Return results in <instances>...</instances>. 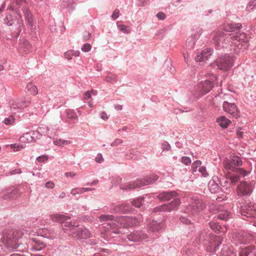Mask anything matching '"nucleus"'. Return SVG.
I'll use <instances>...</instances> for the list:
<instances>
[{
    "instance_id": "412c9836",
    "label": "nucleus",
    "mask_w": 256,
    "mask_h": 256,
    "mask_svg": "<svg viewBox=\"0 0 256 256\" xmlns=\"http://www.w3.org/2000/svg\"><path fill=\"white\" fill-rule=\"evenodd\" d=\"M30 235L33 236L36 235L38 236H40L49 239L54 238V231L48 228H40L36 231L32 230L30 232Z\"/></svg>"
},
{
    "instance_id": "20e7f679",
    "label": "nucleus",
    "mask_w": 256,
    "mask_h": 256,
    "mask_svg": "<svg viewBox=\"0 0 256 256\" xmlns=\"http://www.w3.org/2000/svg\"><path fill=\"white\" fill-rule=\"evenodd\" d=\"M156 197L160 201L170 200L172 202L168 204H165L158 206L154 208V212H170L178 208L180 201L178 197V194L175 191H164L159 193Z\"/></svg>"
},
{
    "instance_id": "e2e57ef3",
    "label": "nucleus",
    "mask_w": 256,
    "mask_h": 256,
    "mask_svg": "<svg viewBox=\"0 0 256 256\" xmlns=\"http://www.w3.org/2000/svg\"><path fill=\"white\" fill-rule=\"evenodd\" d=\"M122 142V140L120 138H116L111 143L112 146H116Z\"/></svg>"
},
{
    "instance_id": "1a4fd4ad",
    "label": "nucleus",
    "mask_w": 256,
    "mask_h": 256,
    "mask_svg": "<svg viewBox=\"0 0 256 256\" xmlns=\"http://www.w3.org/2000/svg\"><path fill=\"white\" fill-rule=\"evenodd\" d=\"M235 57L232 54H225L220 56L213 65H216L218 68L222 70H230L234 64Z\"/></svg>"
},
{
    "instance_id": "72a5a7b5",
    "label": "nucleus",
    "mask_w": 256,
    "mask_h": 256,
    "mask_svg": "<svg viewBox=\"0 0 256 256\" xmlns=\"http://www.w3.org/2000/svg\"><path fill=\"white\" fill-rule=\"evenodd\" d=\"M217 216L220 220H227L230 218V214L226 210H222L218 212Z\"/></svg>"
},
{
    "instance_id": "4be33fe9",
    "label": "nucleus",
    "mask_w": 256,
    "mask_h": 256,
    "mask_svg": "<svg viewBox=\"0 0 256 256\" xmlns=\"http://www.w3.org/2000/svg\"><path fill=\"white\" fill-rule=\"evenodd\" d=\"M218 183L220 184V188H224L227 190L230 188L232 186L236 184L238 181V178L234 177L229 178L222 176L220 178L218 177Z\"/></svg>"
},
{
    "instance_id": "6e6552de",
    "label": "nucleus",
    "mask_w": 256,
    "mask_h": 256,
    "mask_svg": "<svg viewBox=\"0 0 256 256\" xmlns=\"http://www.w3.org/2000/svg\"><path fill=\"white\" fill-rule=\"evenodd\" d=\"M233 242L234 244H253L254 236L246 231L240 230L235 232L233 236Z\"/></svg>"
},
{
    "instance_id": "9d476101",
    "label": "nucleus",
    "mask_w": 256,
    "mask_h": 256,
    "mask_svg": "<svg viewBox=\"0 0 256 256\" xmlns=\"http://www.w3.org/2000/svg\"><path fill=\"white\" fill-rule=\"evenodd\" d=\"M20 238L19 236H17V232L14 231L12 234H8V235H4L1 240L4 246L9 250H14L18 246V240Z\"/></svg>"
},
{
    "instance_id": "4c0bfd02",
    "label": "nucleus",
    "mask_w": 256,
    "mask_h": 256,
    "mask_svg": "<svg viewBox=\"0 0 256 256\" xmlns=\"http://www.w3.org/2000/svg\"><path fill=\"white\" fill-rule=\"evenodd\" d=\"M16 20L12 18V16L10 14H8L6 16L4 20V23L8 26H12L15 24V22Z\"/></svg>"
},
{
    "instance_id": "09e8293b",
    "label": "nucleus",
    "mask_w": 256,
    "mask_h": 256,
    "mask_svg": "<svg viewBox=\"0 0 256 256\" xmlns=\"http://www.w3.org/2000/svg\"><path fill=\"white\" fill-rule=\"evenodd\" d=\"M26 144H12L11 148L14 149V151H18L24 148Z\"/></svg>"
},
{
    "instance_id": "58836bf2",
    "label": "nucleus",
    "mask_w": 256,
    "mask_h": 256,
    "mask_svg": "<svg viewBox=\"0 0 256 256\" xmlns=\"http://www.w3.org/2000/svg\"><path fill=\"white\" fill-rule=\"evenodd\" d=\"M105 80L106 82L111 84H114L117 82L118 79L116 75L111 72H108V75L106 76Z\"/></svg>"
},
{
    "instance_id": "a211bd4d",
    "label": "nucleus",
    "mask_w": 256,
    "mask_h": 256,
    "mask_svg": "<svg viewBox=\"0 0 256 256\" xmlns=\"http://www.w3.org/2000/svg\"><path fill=\"white\" fill-rule=\"evenodd\" d=\"M223 110L231 115L232 117L238 118L240 116V111L234 103H230L224 101L222 104Z\"/></svg>"
},
{
    "instance_id": "052dcab7",
    "label": "nucleus",
    "mask_w": 256,
    "mask_h": 256,
    "mask_svg": "<svg viewBox=\"0 0 256 256\" xmlns=\"http://www.w3.org/2000/svg\"><path fill=\"white\" fill-rule=\"evenodd\" d=\"M120 30L125 33H128L130 32V28L124 25H120L119 26Z\"/></svg>"
},
{
    "instance_id": "2eb2a0df",
    "label": "nucleus",
    "mask_w": 256,
    "mask_h": 256,
    "mask_svg": "<svg viewBox=\"0 0 256 256\" xmlns=\"http://www.w3.org/2000/svg\"><path fill=\"white\" fill-rule=\"evenodd\" d=\"M20 194L21 192L18 187L10 186L2 192V198L6 200H14L18 198L20 196Z\"/></svg>"
},
{
    "instance_id": "c9c22d12",
    "label": "nucleus",
    "mask_w": 256,
    "mask_h": 256,
    "mask_svg": "<svg viewBox=\"0 0 256 256\" xmlns=\"http://www.w3.org/2000/svg\"><path fill=\"white\" fill-rule=\"evenodd\" d=\"M65 114L67 118L72 120H78V117L76 111L72 109H66Z\"/></svg>"
},
{
    "instance_id": "5fc2aeb1",
    "label": "nucleus",
    "mask_w": 256,
    "mask_h": 256,
    "mask_svg": "<svg viewBox=\"0 0 256 256\" xmlns=\"http://www.w3.org/2000/svg\"><path fill=\"white\" fill-rule=\"evenodd\" d=\"M254 7H256V0L250 1L249 2L248 6L246 8L247 11H250Z\"/></svg>"
},
{
    "instance_id": "a18cd8bd",
    "label": "nucleus",
    "mask_w": 256,
    "mask_h": 256,
    "mask_svg": "<svg viewBox=\"0 0 256 256\" xmlns=\"http://www.w3.org/2000/svg\"><path fill=\"white\" fill-rule=\"evenodd\" d=\"M15 121V118L12 115H10L8 118H6L2 122L6 125L12 124Z\"/></svg>"
},
{
    "instance_id": "c756f323",
    "label": "nucleus",
    "mask_w": 256,
    "mask_h": 256,
    "mask_svg": "<svg viewBox=\"0 0 256 256\" xmlns=\"http://www.w3.org/2000/svg\"><path fill=\"white\" fill-rule=\"evenodd\" d=\"M216 122L222 128H226L230 123V120L225 116H222L217 118Z\"/></svg>"
},
{
    "instance_id": "9b49d317",
    "label": "nucleus",
    "mask_w": 256,
    "mask_h": 256,
    "mask_svg": "<svg viewBox=\"0 0 256 256\" xmlns=\"http://www.w3.org/2000/svg\"><path fill=\"white\" fill-rule=\"evenodd\" d=\"M217 80V76L214 74L210 76V80L200 82L197 87L199 92L198 97L202 96L210 92L214 86V82Z\"/></svg>"
},
{
    "instance_id": "dca6fc26",
    "label": "nucleus",
    "mask_w": 256,
    "mask_h": 256,
    "mask_svg": "<svg viewBox=\"0 0 256 256\" xmlns=\"http://www.w3.org/2000/svg\"><path fill=\"white\" fill-rule=\"evenodd\" d=\"M30 104L28 100L22 99L12 100L9 102L10 110L12 113L16 114Z\"/></svg>"
},
{
    "instance_id": "2f4dec72",
    "label": "nucleus",
    "mask_w": 256,
    "mask_h": 256,
    "mask_svg": "<svg viewBox=\"0 0 256 256\" xmlns=\"http://www.w3.org/2000/svg\"><path fill=\"white\" fill-rule=\"evenodd\" d=\"M256 248L254 244L250 245L248 246H246L242 248L240 252V256H248L250 253L252 252V250H256Z\"/></svg>"
},
{
    "instance_id": "5701e85b",
    "label": "nucleus",
    "mask_w": 256,
    "mask_h": 256,
    "mask_svg": "<svg viewBox=\"0 0 256 256\" xmlns=\"http://www.w3.org/2000/svg\"><path fill=\"white\" fill-rule=\"evenodd\" d=\"M218 182V177L216 176H214L212 178V179L209 182L208 187L211 193L214 194L218 192L220 190H222V191L224 190H222V188H220Z\"/></svg>"
},
{
    "instance_id": "774afa93",
    "label": "nucleus",
    "mask_w": 256,
    "mask_h": 256,
    "mask_svg": "<svg viewBox=\"0 0 256 256\" xmlns=\"http://www.w3.org/2000/svg\"><path fill=\"white\" fill-rule=\"evenodd\" d=\"M91 37V34L88 32H85L83 33V38L84 40H88Z\"/></svg>"
},
{
    "instance_id": "4d7b16f0",
    "label": "nucleus",
    "mask_w": 256,
    "mask_h": 256,
    "mask_svg": "<svg viewBox=\"0 0 256 256\" xmlns=\"http://www.w3.org/2000/svg\"><path fill=\"white\" fill-rule=\"evenodd\" d=\"M198 171L200 172L204 177H206L208 176V174L206 172V170L205 166H201L198 168Z\"/></svg>"
},
{
    "instance_id": "4468645a",
    "label": "nucleus",
    "mask_w": 256,
    "mask_h": 256,
    "mask_svg": "<svg viewBox=\"0 0 256 256\" xmlns=\"http://www.w3.org/2000/svg\"><path fill=\"white\" fill-rule=\"evenodd\" d=\"M206 208V204L201 200L193 198L191 199L190 204L186 208L188 212L192 215L198 214Z\"/></svg>"
},
{
    "instance_id": "7ed1b4c3",
    "label": "nucleus",
    "mask_w": 256,
    "mask_h": 256,
    "mask_svg": "<svg viewBox=\"0 0 256 256\" xmlns=\"http://www.w3.org/2000/svg\"><path fill=\"white\" fill-rule=\"evenodd\" d=\"M212 236L214 235L208 233L206 230L199 232L197 233L192 244H189L183 248V254H184L187 256H202L199 254L197 250H200L201 245L202 246L204 244H210V240H209V238H211Z\"/></svg>"
},
{
    "instance_id": "de8ad7c7",
    "label": "nucleus",
    "mask_w": 256,
    "mask_h": 256,
    "mask_svg": "<svg viewBox=\"0 0 256 256\" xmlns=\"http://www.w3.org/2000/svg\"><path fill=\"white\" fill-rule=\"evenodd\" d=\"M196 40L194 39L193 36H190L187 38L186 41V45L188 47L192 48L194 46Z\"/></svg>"
},
{
    "instance_id": "473e14b6",
    "label": "nucleus",
    "mask_w": 256,
    "mask_h": 256,
    "mask_svg": "<svg viewBox=\"0 0 256 256\" xmlns=\"http://www.w3.org/2000/svg\"><path fill=\"white\" fill-rule=\"evenodd\" d=\"M224 32L222 31H218L214 37L213 40L216 46H221L222 48H224V46H221L220 42L224 38Z\"/></svg>"
},
{
    "instance_id": "7c9ffc66",
    "label": "nucleus",
    "mask_w": 256,
    "mask_h": 256,
    "mask_svg": "<svg viewBox=\"0 0 256 256\" xmlns=\"http://www.w3.org/2000/svg\"><path fill=\"white\" fill-rule=\"evenodd\" d=\"M76 0H63L61 4V6L63 8H66L68 12L72 11L74 8V2Z\"/></svg>"
},
{
    "instance_id": "bb28decb",
    "label": "nucleus",
    "mask_w": 256,
    "mask_h": 256,
    "mask_svg": "<svg viewBox=\"0 0 256 256\" xmlns=\"http://www.w3.org/2000/svg\"><path fill=\"white\" fill-rule=\"evenodd\" d=\"M212 53V49H204L200 54H198L195 58L196 62H202L208 60V58Z\"/></svg>"
},
{
    "instance_id": "cd10ccee",
    "label": "nucleus",
    "mask_w": 256,
    "mask_h": 256,
    "mask_svg": "<svg viewBox=\"0 0 256 256\" xmlns=\"http://www.w3.org/2000/svg\"><path fill=\"white\" fill-rule=\"evenodd\" d=\"M164 224L162 222H158L156 220L152 221L148 225V230L154 232H158L162 230Z\"/></svg>"
},
{
    "instance_id": "864d4df0",
    "label": "nucleus",
    "mask_w": 256,
    "mask_h": 256,
    "mask_svg": "<svg viewBox=\"0 0 256 256\" xmlns=\"http://www.w3.org/2000/svg\"><path fill=\"white\" fill-rule=\"evenodd\" d=\"M122 182V178L118 176H114L112 178V183L113 186L119 184Z\"/></svg>"
},
{
    "instance_id": "8fccbe9b",
    "label": "nucleus",
    "mask_w": 256,
    "mask_h": 256,
    "mask_svg": "<svg viewBox=\"0 0 256 256\" xmlns=\"http://www.w3.org/2000/svg\"><path fill=\"white\" fill-rule=\"evenodd\" d=\"M30 132L32 136V141H34L36 139L40 138L42 136V134L39 130L31 131Z\"/></svg>"
},
{
    "instance_id": "c85d7f7f",
    "label": "nucleus",
    "mask_w": 256,
    "mask_h": 256,
    "mask_svg": "<svg viewBox=\"0 0 256 256\" xmlns=\"http://www.w3.org/2000/svg\"><path fill=\"white\" fill-rule=\"evenodd\" d=\"M234 248L230 246L224 245L220 251V256H236Z\"/></svg>"
},
{
    "instance_id": "a878e982",
    "label": "nucleus",
    "mask_w": 256,
    "mask_h": 256,
    "mask_svg": "<svg viewBox=\"0 0 256 256\" xmlns=\"http://www.w3.org/2000/svg\"><path fill=\"white\" fill-rule=\"evenodd\" d=\"M131 211V208L129 204H122L120 205L114 206L112 212H118L126 214Z\"/></svg>"
},
{
    "instance_id": "603ef678",
    "label": "nucleus",
    "mask_w": 256,
    "mask_h": 256,
    "mask_svg": "<svg viewBox=\"0 0 256 256\" xmlns=\"http://www.w3.org/2000/svg\"><path fill=\"white\" fill-rule=\"evenodd\" d=\"M82 193H84L82 188H72L70 192V194L74 196H76V194H82Z\"/></svg>"
},
{
    "instance_id": "39448f33",
    "label": "nucleus",
    "mask_w": 256,
    "mask_h": 256,
    "mask_svg": "<svg viewBox=\"0 0 256 256\" xmlns=\"http://www.w3.org/2000/svg\"><path fill=\"white\" fill-rule=\"evenodd\" d=\"M241 158L238 156H231L230 158H226L223 162V165L226 170L236 172L238 177L248 176L250 171L239 168L242 165Z\"/></svg>"
},
{
    "instance_id": "6ab92c4d",
    "label": "nucleus",
    "mask_w": 256,
    "mask_h": 256,
    "mask_svg": "<svg viewBox=\"0 0 256 256\" xmlns=\"http://www.w3.org/2000/svg\"><path fill=\"white\" fill-rule=\"evenodd\" d=\"M29 244V249L33 251H40L46 247V244L38 237L30 238Z\"/></svg>"
},
{
    "instance_id": "f3484780",
    "label": "nucleus",
    "mask_w": 256,
    "mask_h": 256,
    "mask_svg": "<svg viewBox=\"0 0 256 256\" xmlns=\"http://www.w3.org/2000/svg\"><path fill=\"white\" fill-rule=\"evenodd\" d=\"M230 38L232 40V42L234 43L235 46H237L238 48H239L240 46L244 47V48H246V46H248L246 44L248 40L244 32H238L233 36H230Z\"/></svg>"
},
{
    "instance_id": "a19ab883",
    "label": "nucleus",
    "mask_w": 256,
    "mask_h": 256,
    "mask_svg": "<svg viewBox=\"0 0 256 256\" xmlns=\"http://www.w3.org/2000/svg\"><path fill=\"white\" fill-rule=\"evenodd\" d=\"M26 88L28 92H29L32 94L36 95L38 94V89L36 86L34 85L32 83L28 84Z\"/></svg>"
},
{
    "instance_id": "338daca9",
    "label": "nucleus",
    "mask_w": 256,
    "mask_h": 256,
    "mask_svg": "<svg viewBox=\"0 0 256 256\" xmlns=\"http://www.w3.org/2000/svg\"><path fill=\"white\" fill-rule=\"evenodd\" d=\"M119 10L118 9H116L112 14V18L114 20H116V18H118L119 16Z\"/></svg>"
},
{
    "instance_id": "e433bc0d",
    "label": "nucleus",
    "mask_w": 256,
    "mask_h": 256,
    "mask_svg": "<svg viewBox=\"0 0 256 256\" xmlns=\"http://www.w3.org/2000/svg\"><path fill=\"white\" fill-rule=\"evenodd\" d=\"M20 141L22 143H29L32 142L30 132H26L21 136L20 138Z\"/></svg>"
},
{
    "instance_id": "423d86ee",
    "label": "nucleus",
    "mask_w": 256,
    "mask_h": 256,
    "mask_svg": "<svg viewBox=\"0 0 256 256\" xmlns=\"http://www.w3.org/2000/svg\"><path fill=\"white\" fill-rule=\"evenodd\" d=\"M12 6L16 10L20 16L23 14L26 24L30 29L34 28V23L32 14L28 8V4L25 0H14Z\"/></svg>"
},
{
    "instance_id": "680f3d73",
    "label": "nucleus",
    "mask_w": 256,
    "mask_h": 256,
    "mask_svg": "<svg viewBox=\"0 0 256 256\" xmlns=\"http://www.w3.org/2000/svg\"><path fill=\"white\" fill-rule=\"evenodd\" d=\"M95 160L96 162L99 164L102 163L104 160L103 156L101 154H98L96 155Z\"/></svg>"
},
{
    "instance_id": "f8f14e48",
    "label": "nucleus",
    "mask_w": 256,
    "mask_h": 256,
    "mask_svg": "<svg viewBox=\"0 0 256 256\" xmlns=\"http://www.w3.org/2000/svg\"><path fill=\"white\" fill-rule=\"evenodd\" d=\"M209 240L212 242H210V244H204L202 245L205 250L207 252L210 253L208 256H218L215 254V252L222 243V238L219 236L214 235L212 236Z\"/></svg>"
},
{
    "instance_id": "bf43d9fd",
    "label": "nucleus",
    "mask_w": 256,
    "mask_h": 256,
    "mask_svg": "<svg viewBox=\"0 0 256 256\" xmlns=\"http://www.w3.org/2000/svg\"><path fill=\"white\" fill-rule=\"evenodd\" d=\"M149 0H136V4L139 6H144Z\"/></svg>"
},
{
    "instance_id": "49530a36",
    "label": "nucleus",
    "mask_w": 256,
    "mask_h": 256,
    "mask_svg": "<svg viewBox=\"0 0 256 256\" xmlns=\"http://www.w3.org/2000/svg\"><path fill=\"white\" fill-rule=\"evenodd\" d=\"M202 32V29L201 28H196L195 30L194 33L192 36H193V38L196 40H197L198 39Z\"/></svg>"
},
{
    "instance_id": "6e6d98bb",
    "label": "nucleus",
    "mask_w": 256,
    "mask_h": 256,
    "mask_svg": "<svg viewBox=\"0 0 256 256\" xmlns=\"http://www.w3.org/2000/svg\"><path fill=\"white\" fill-rule=\"evenodd\" d=\"M181 161L184 164L186 165H188L191 163V159L188 156H182V158Z\"/></svg>"
},
{
    "instance_id": "f704fd0d",
    "label": "nucleus",
    "mask_w": 256,
    "mask_h": 256,
    "mask_svg": "<svg viewBox=\"0 0 256 256\" xmlns=\"http://www.w3.org/2000/svg\"><path fill=\"white\" fill-rule=\"evenodd\" d=\"M79 54V51L74 50L72 49H70L65 52L64 56L66 59L70 60L72 58V56H78Z\"/></svg>"
},
{
    "instance_id": "79ce46f5",
    "label": "nucleus",
    "mask_w": 256,
    "mask_h": 256,
    "mask_svg": "<svg viewBox=\"0 0 256 256\" xmlns=\"http://www.w3.org/2000/svg\"><path fill=\"white\" fill-rule=\"evenodd\" d=\"M47 134L50 138H52L54 139V137L57 136V132L58 129L52 128H47Z\"/></svg>"
},
{
    "instance_id": "393cba45",
    "label": "nucleus",
    "mask_w": 256,
    "mask_h": 256,
    "mask_svg": "<svg viewBox=\"0 0 256 256\" xmlns=\"http://www.w3.org/2000/svg\"><path fill=\"white\" fill-rule=\"evenodd\" d=\"M253 184L244 182L239 186L238 190L239 192L242 195L250 194L253 190Z\"/></svg>"
},
{
    "instance_id": "0eeeda50",
    "label": "nucleus",
    "mask_w": 256,
    "mask_h": 256,
    "mask_svg": "<svg viewBox=\"0 0 256 256\" xmlns=\"http://www.w3.org/2000/svg\"><path fill=\"white\" fill-rule=\"evenodd\" d=\"M158 179L156 174H151L144 178H138L132 182H127L120 185V188L123 190H132L140 188L142 186L151 184L155 182Z\"/></svg>"
},
{
    "instance_id": "aec40b11",
    "label": "nucleus",
    "mask_w": 256,
    "mask_h": 256,
    "mask_svg": "<svg viewBox=\"0 0 256 256\" xmlns=\"http://www.w3.org/2000/svg\"><path fill=\"white\" fill-rule=\"evenodd\" d=\"M128 240L132 242H140L148 238V235L143 231L134 230L126 235Z\"/></svg>"
},
{
    "instance_id": "f257e3e1",
    "label": "nucleus",
    "mask_w": 256,
    "mask_h": 256,
    "mask_svg": "<svg viewBox=\"0 0 256 256\" xmlns=\"http://www.w3.org/2000/svg\"><path fill=\"white\" fill-rule=\"evenodd\" d=\"M98 218L100 222H106L103 224H106L104 226L106 230L116 234L124 233V228L134 226L139 223L138 219L133 216L117 217L112 214H102Z\"/></svg>"
},
{
    "instance_id": "3c124183",
    "label": "nucleus",
    "mask_w": 256,
    "mask_h": 256,
    "mask_svg": "<svg viewBox=\"0 0 256 256\" xmlns=\"http://www.w3.org/2000/svg\"><path fill=\"white\" fill-rule=\"evenodd\" d=\"M202 164V162L200 160H196L194 161L192 164L191 168L192 172H196L197 168Z\"/></svg>"
},
{
    "instance_id": "ddd939ff",
    "label": "nucleus",
    "mask_w": 256,
    "mask_h": 256,
    "mask_svg": "<svg viewBox=\"0 0 256 256\" xmlns=\"http://www.w3.org/2000/svg\"><path fill=\"white\" fill-rule=\"evenodd\" d=\"M240 212L242 215L246 218H256V204L254 202L246 200L241 206Z\"/></svg>"
},
{
    "instance_id": "ea45409f",
    "label": "nucleus",
    "mask_w": 256,
    "mask_h": 256,
    "mask_svg": "<svg viewBox=\"0 0 256 256\" xmlns=\"http://www.w3.org/2000/svg\"><path fill=\"white\" fill-rule=\"evenodd\" d=\"M209 226L211 229L216 232H220L222 228L220 225L216 222L215 221L210 222Z\"/></svg>"
},
{
    "instance_id": "13d9d810",
    "label": "nucleus",
    "mask_w": 256,
    "mask_h": 256,
    "mask_svg": "<svg viewBox=\"0 0 256 256\" xmlns=\"http://www.w3.org/2000/svg\"><path fill=\"white\" fill-rule=\"evenodd\" d=\"M48 160V156L46 155L40 156L36 158V160L40 162H46Z\"/></svg>"
},
{
    "instance_id": "b1692460",
    "label": "nucleus",
    "mask_w": 256,
    "mask_h": 256,
    "mask_svg": "<svg viewBox=\"0 0 256 256\" xmlns=\"http://www.w3.org/2000/svg\"><path fill=\"white\" fill-rule=\"evenodd\" d=\"M242 27V24L239 23H226L223 24L222 29L226 32H233L236 34L240 32Z\"/></svg>"
},
{
    "instance_id": "69168bd1",
    "label": "nucleus",
    "mask_w": 256,
    "mask_h": 256,
    "mask_svg": "<svg viewBox=\"0 0 256 256\" xmlns=\"http://www.w3.org/2000/svg\"><path fill=\"white\" fill-rule=\"evenodd\" d=\"M22 173V171L20 168H16L13 170H10L8 172V175H14L16 174H20Z\"/></svg>"
},
{
    "instance_id": "c03bdc74",
    "label": "nucleus",
    "mask_w": 256,
    "mask_h": 256,
    "mask_svg": "<svg viewBox=\"0 0 256 256\" xmlns=\"http://www.w3.org/2000/svg\"><path fill=\"white\" fill-rule=\"evenodd\" d=\"M54 144L57 146H61L67 145L70 144V140H66L62 139L56 140L54 141Z\"/></svg>"
},
{
    "instance_id": "0e129e2a",
    "label": "nucleus",
    "mask_w": 256,
    "mask_h": 256,
    "mask_svg": "<svg viewBox=\"0 0 256 256\" xmlns=\"http://www.w3.org/2000/svg\"><path fill=\"white\" fill-rule=\"evenodd\" d=\"M170 144H168V142H164L162 144V149L164 150H170Z\"/></svg>"
},
{
    "instance_id": "37998d69",
    "label": "nucleus",
    "mask_w": 256,
    "mask_h": 256,
    "mask_svg": "<svg viewBox=\"0 0 256 256\" xmlns=\"http://www.w3.org/2000/svg\"><path fill=\"white\" fill-rule=\"evenodd\" d=\"M144 198L139 197L131 202L132 206L136 208H140L142 205V202L144 201Z\"/></svg>"
},
{
    "instance_id": "f03ea898",
    "label": "nucleus",
    "mask_w": 256,
    "mask_h": 256,
    "mask_svg": "<svg viewBox=\"0 0 256 256\" xmlns=\"http://www.w3.org/2000/svg\"><path fill=\"white\" fill-rule=\"evenodd\" d=\"M70 217L64 214H55L50 216V219L54 222L64 223L62 226L65 232L68 233L74 238L78 240H82L89 238L92 236L90 232L85 226L76 225L72 222H64Z\"/></svg>"
}]
</instances>
